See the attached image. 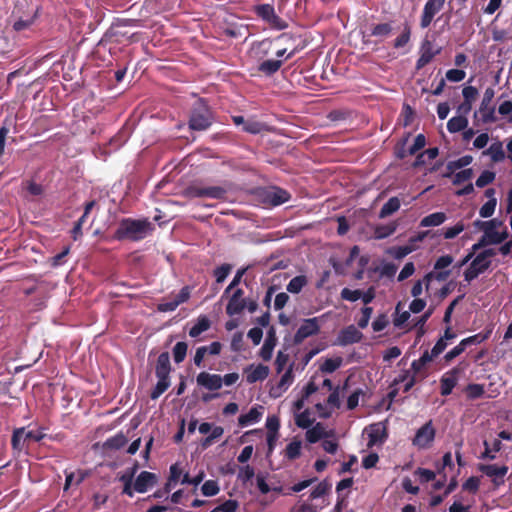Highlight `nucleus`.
I'll return each mask as SVG.
<instances>
[{"label": "nucleus", "instance_id": "nucleus-1", "mask_svg": "<svg viewBox=\"0 0 512 512\" xmlns=\"http://www.w3.org/2000/svg\"><path fill=\"white\" fill-rule=\"evenodd\" d=\"M153 226L148 219L123 218L114 232L113 238L118 241H139L144 239Z\"/></svg>", "mask_w": 512, "mask_h": 512}, {"label": "nucleus", "instance_id": "nucleus-2", "mask_svg": "<svg viewBox=\"0 0 512 512\" xmlns=\"http://www.w3.org/2000/svg\"><path fill=\"white\" fill-rule=\"evenodd\" d=\"M214 122V113L207 101L203 98L197 99L190 110L188 127L193 131H205Z\"/></svg>", "mask_w": 512, "mask_h": 512}, {"label": "nucleus", "instance_id": "nucleus-3", "mask_svg": "<svg viewBox=\"0 0 512 512\" xmlns=\"http://www.w3.org/2000/svg\"><path fill=\"white\" fill-rule=\"evenodd\" d=\"M171 363L168 352H162L157 359L155 366V375L158 378V382L154 389L150 393L152 400L158 399L170 386Z\"/></svg>", "mask_w": 512, "mask_h": 512}, {"label": "nucleus", "instance_id": "nucleus-4", "mask_svg": "<svg viewBox=\"0 0 512 512\" xmlns=\"http://www.w3.org/2000/svg\"><path fill=\"white\" fill-rule=\"evenodd\" d=\"M496 255L495 249L489 248L480 252L472 260L469 267L464 271V279L468 283L477 278L480 274L489 269L491 260L489 258Z\"/></svg>", "mask_w": 512, "mask_h": 512}, {"label": "nucleus", "instance_id": "nucleus-5", "mask_svg": "<svg viewBox=\"0 0 512 512\" xmlns=\"http://www.w3.org/2000/svg\"><path fill=\"white\" fill-rule=\"evenodd\" d=\"M228 189L225 186H207L191 185L186 188L185 195L191 198H211L225 200Z\"/></svg>", "mask_w": 512, "mask_h": 512}, {"label": "nucleus", "instance_id": "nucleus-6", "mask_svg": "<svg viewBox=\"0 0 512 512\" xmlns=\"http://www.w3.org/2000/svg\"><path fill=\"white\" fill-rule=\"evenodd\" d=\"M254 12L273 29L284 30L288 27V23L276 14L275 9L271 4L256 5L254 7Z\"/></svg>", "mask_w": 512, "mask_h": 512}, {"label": "nucleus", "instance_id": "nucleus-7", "mask_svg": "<svg viewBox=\"0 0 512 512\" xmlns=\"http://www.w3.org/2000/svg\"><path fill=\"white\" fill-rule=\"evenodd\" d=\"M464 369L465 367L462 364H458L442 375L440 379V394L442 396H448L452 393Z\"/></svg>", "mask_w": 512, "mask_h": 512}, {"label": "nucleus", "instance_id": "nucleus-8", "mask_svg": "<svg viewBox=\"0 0 512 512\" xmlns=\"http://www.w3.org/2000/svg\"><path fill=\"white\" fill-rule=\"evenodd\" d=\"M494 95L495 91L490 87L487 88L484 92L479 107V113L481 114V120L483 123H494L497 121V117L495 115V107L492 105Z\"/></svg>", "mask_w": 512, "mask_h": 512}, {"label": "nucleus", "instance_id": "nucleus-9", "mask_svg": "<svg viewBox=\"0 0 512 512\" xmlns=\"http://www.w3.org/2000/svg\"><path fill=\"white\" fill-rule=\"evenodd\" d=\"M436 430L432 425V421L426 422L417 431L412 440L414 446L420 449L429 448L434 441Z\"/></svg>", "mask_w": 512, "mask_h": 512}, {"label": "nucleus", "instance_id": "nucleus-10", "mask_svg": "<svg viewBox=\"0 0 512 512\" xmlns=\"http://www.w3.org/2000/svg\"><path fill=\"white\" fill-rule=\"evenodd\" d=\"M242 288L233 289L228 295V303L226 305V314L230 317L240 315L244 311L246 297Z\"/></svg>", "mask_w": 512, "mask_h": 512}, {"label": "nucleus", "instance_id": "nucleus-11", "mask_svg": "<svg viewBox=\"0 0 512 512\" xmlns=\"http://www.w3.org/2000/svg\"><path fill=\"white\" fill-rule=\"evenodd\" d=\"M478 470L491 478L495 487H499L505 483L504 478L508 472V467L506 465L497 466L495 464H479Z\"/></svg>", "mask_w": 512, "mask_h": 512}, {"label": "nucleus", "instance_id": "nucleus-12", "mask_svg": "<svg viewBox=\"0 0 512 512\" xmlns=\"http://www.w3.org/2000/svg\"><path fill=\"white\" fill-rule=\"evenodd\" d=\"M319 331L320 325L317 317L304 319L295 333L293 341L295 344H301L306 338L317 335Z\"/></svg>", "mask_w": 512, "mask_h": 512}, {"label": "nucleus", "instance_id": "nucleus-13", "mask_svg": "<svg viewBox=\"0 0 512 512\" xmlns=\"http://www.w3.org/2000/svg\"><path fill=\"white\" fill-rule=\"evenodd\" d=\"M446 0H428L423 8L420 27L425 29L430 26L436 14H438L444 7Z\"/></svg>", "mask_w": 512, "mask_h": 512}, {"label": "nucleus", "instance_id": "nucleus-14", "mask_svg": "<svg viewBox=\"0 0 512 512\" xmlns=\"http://www.w3.org/2000/svg\"><path fill=\"white\" fill-rule=\"evenodd\" d=\"M263 202L271 206H279L288 202L291 195L285 189L280 187H271L266 189L261 194Z\"/></svg>", "mask_w": 512, "mask_h": 512}, {"label": "nucleus", "instance_id": "nucleus-15", "mask_svg": "<svg viewBox=\"0 0 512 512\" xmlns=\"http://www.w3.org/2000/svg\"><path fill=\"white\" fill-rule=\"evenodd\" d=\"M365 431L368 434V444L369 448L373 447L376 444H382L386 441L388 437L386 425L383 422H377L369 425Z\"/></svg>", "mask_w": 512, "mask_h": 512}, {"label": "nucleus", "instance_id": "nucleus-16", "mask_svg": "<svg viewBox=\"0 0 512 512\" xmlns=\"http://www.w3.org/2000/svg\"><path fill=\"white\" fill-rule=\"evenodd\" d=\"M196 382L200 387L210 391H217L222 387V376L203 371L197 375Z\"/></svg>", "mask_w": 512, "mask_h": 512}, {"label": "nucleus", "instance_id": "nucleus-17", "mask_svg": "<svg viewBox=\"0 0 512 512\" xmlns=\"http://www.w3.org/2000/svg\"><path fill=\"white\" fill-rule=\"evenodd\" d=\"M362 338V332H360L354 325H349L339 332L337 337V344L341 346H347L350 344L359 343Z\"/></svg>", "mask_w": 512, "mask_h": 512}, {"label": "nucleus", "instance_id": "nucleus-18", "mask_svg": "<svg viewBox=\"0 0 512 512\" xmlns=\"http://www.w3.org/2000/svg\"><path fill=\"white\" fill-rule=\"evenodd\" d=\"M439 53L440 49L434 51L432 42L425 39L420 47V57L416 61V70H421L422 68H424Z\"/></svg>", "mask_w": 512, "mask_h": 512}, {"label": "nucleus", "instance_id": "nucleus-19", "mask_svg": "<svg viewBox=\"0 0 512 512\" xmlns=\"http://www.w3.org/2000/svg\"><path fill=\"white\" fill-rule=\"evenodd\" d=\"M277 344L276 330L271 326L267 331V336L263 346L259 351V356L264 361H270L272 358L273 350Z\"/></svg>", "mask_w": 512, "mask_h": 512}, {"label": "nucleus", "instance_id": "nucleus-20", "mask_svg": "<svg viewBox=\"0 0 512 512\" xmlns=\"http://www.w3.org/2000/svg\"><path fill=\"white\" fill-rule=\"evenodd\" d=\"M157 482V477L154 473L142 471L134 482V491L138 493H145L149 488L153 487Z\"/></svg>", "mask_w": 512, "mask_h": 512}, {"label": "nucleus", "instance_id": "nucleus-21", "mask_svg": "<svg viewBox=\"0 0 512 512\" xmlns=\"http://www.w3.org/2000/svg\"><path fill=\"white\" fill-rule=\"evenodd\" d=\"M392 32V25L390 23H379L372 24L370 27V33L366 35L363 33V42L365 44L370 43L369 37H377L379 41H383L387 38Z\"/></svg>", "mask_w": 512, "mask_h": 512}, {"label": "nucleus", "instance_id": "nucleus-22", "mask_svg": "<svg viewBox=\"0 0 512 512\" xmlns=\"http://www.w3.org/2000/svg\"><path fill=\"white\" fill-rule=\"evenodd\" d=\"M293 380V365H290L286 372L281 376L278 384L271 388L270 395L274 398L280 397L292 384Z\"/></svg>", "mask_w": 512, "mask_h": 512}, {"label": "nucleus", "instance_id": "nucleus-23", "mask_svg": "<svg viewBox=\"0 0 512 512\" xmlns=\"http://www.w3.org/2000/svg\"><path fill=\"white\" fill-rule=\"evenodd\" d=\"M245 372H248L246 375V381L250 384L263 381L269 375V367L263 364H258L256 367L250 365L245 369Z\"/></svg>", "mask_w": 512, "mask_h": 512}, {"label": "nucleus", "instance_id": "nucleus-24", "mask_svg": "<svg viewBox=\"0 0 512 512\" xmlns=\"http://www.w3.org/2000/svg\"><path fill=\"white\" fill-rule=\"evenodd\" d=\"M283 65V60L280 59H267L261 62L258 66V71L265 76H272L280 70Z\"/></svg>", "mask_w": 512, "mask_h": 512}, {"label": "nucleus", "instance_id": "nucleus-25", "mask_svg": "<svg viewBox=\"0 0 512 512\" xmlns=\"http://www.w3.org/2000/svg\"><path fill=\"white\" fill-rule=\"evenodd\" d=\"M128 442L127 437L123 433H118L110 438H108L103 443V449L106 451H115L124 447Z\"/></svg>", "mask_w": 512, "mask_h": 512}, {"label": "nucleus", "instance_id": "nucleus-26", "mask_svg": "<svg viewBox=\"0 0 512 512\" xmlns=\"http://www.w3.org/2000/svg\"><path fill=\"white\" fill-rule=\"evenodd\" d=\"M211 326V321L206 315H200L197 322L190 328L189 336L192 338L198 337L203 332L207 331Z\"/></svg>", "mask_w": 512, "mask_h": 512}, {"label": "nucleus", "instance_id": "nucleus-27", "mask_svg": "<svg viewBox=\"0 0 512 512\" xmlns=\"http://www.w3.org/2000/svg\"><path fill=\"white\" fill-rule=\"evenodd\" d=\"M447 219V216L444 212H435L429 214L421 219L420 226L421 227H434L443 224Z\"/></svg>", "mask_w": 512, "mask_h": 512}, {"label": "nucleus", "instance_id": "nucleus-28", "mask_svg": "<svg viewBox=\"0 0 512 512\" xmlns=\"http://www.w3.org/2000/svg\"><path fill=\"white\" fill-rule=\"evenodd\" d=\"M262 417V413L257 407H252L248 413L241 414L238 418V424L241 427H246L252 423L258 422Z\"/></svg>", "mask_w": 512, "mask_h": 512}, {"label": "nucleus", "instance_id": "nucleus-29", "mask_svg": "<svg viewBox=\"0 0 512 512\" xmlns=\"http://www.w3.org/2000/svg\"><path fill=\"white\" fill-rule=\"evenodd\" d=\"M401 202L398 197H391L381 208L379 218L384 219L399 210Z\"/></svg>", "mask_w": 512, "mask_h": 512}, {"label": "nucleus", "instance_id": "nucleus-30", "mask_svg": "<svg viewBox=\"0 0 512 512\" xmlns=\"http://www.w3.org/2000/svg\"><path fill=\"white\" fill-rule=\"evenodd\" d=\"M468 125V119L464 115H459L449 119L447 129L450 133H457L464 130Z\"/></svg>", "mask_w": 512, "mask_h": 512}, {"label": "nucleus", "instance_id": "nucleus-31", "mask_svg": "<svg viewBox=\"0 0 512 512\" xmlns=\"http://www.w3.org/2000/svg\"><path fill=\"white\" fill-rule=\"evenodd\" d=\"M397 222H391L389 224H381V225H377L374 229V237L376 239H385L389 236H391L392 234H394V232L396 231L397 229Z\"/></svg>", "mask_w": 512, "mask_h": 512}, {"label": "nucleus", "instance_id": "nucleus-32", "mask_svg": "<svg viewBox=\"0 0 512 512\" xmlns=\"http://www.w3.org/2000/svg\"><path fill=\"white\" fill-rule=\"evenodd\" d=\"M433 276H434V273L429 272L424 276L423 280L416 281L411 289V295L415 298H418V296H420L422 294L423 284H425L426 290H429L430 283L433 279Z\"/></svg>", "mask_w": 512, "mask_h": 512}, {"label": "nucleus", "instance_id": "nucleus-33", "mask_svg": "<svg viewBox=\"0 0 512 512\" xmlns=\"http://www.w3.org/2000/svg\"><path fill=\"white\" fill-rule=\"evenodd\" d=\"M473 158L470 155H465L460 157L459 159L455 161H450L447 164L448 173L445 174V177H450L452 173H454L455 170L464 168L468 166L472 162Z\"/></svg>", "mask_w": 512, "mask_h": 512}, {"label": "nucleus", "instance_id": "nucleus-34", "mask_svg": "<svg viewBox=\"0 0 512 512\" xmlns=\"http://www.w3.org/2000/svg\"><path fill=\"white\" fill-rule=\"evenodd\" d=\"M307 285V278L304 275H299L292 278L287 284V291L293 294L301 292V290Z\"/></svg>", "mask_w": 512, "mask_h": 512}, {"label": "nucleus", "instance_id": "nucleus-35", "mask_svg": "<svg viewBox=\"0 0 512 512\" xmlns=\"http://www.w3.org/2000/svg\"><path fill=\"white\" fill-rule=\"evenodd\" d=\"M301 448H302V443H301V441H299V440H293V441H291V442L286 446L284 456H285L288 460H295V459H297V458H299V457H300V455H301Z\"/></svg>", "mask_w": 512, "mask_h": 512}, {"label": "nucleus", "instance_id": "nucleus-36", "mask_svg": "<svg viewBox=\"0 0 512 512\" xmlns=\"http://www.w3.org/2000/svg\"><path fill=\"white\" fill-rule=\"evenodd\" d=\"M25 439V428H17L13 431L11 445L16 451H21L24 448Z\"/></svg>", "mask_w": 512, "mask_h": 512}, {"label": "nucleus", "instance_id": "nucleus-37", "mask_svg": "<svg viewBox=\"0 0 512 512\" xmlns=\"http://www.w3.org/2000/svg\"><path fill=\"white\" fill-rule=\"evenodd\" d=\"M325 434L324 427L321 423H317L312 428H308L306 432V440L309 443H316L318 442Z\"/></svg>", "mask_w": 512, "mask_h": 512}, {"label": "nucleus", "instance_id": "nucleus-38", "mask_svg": "<svg viewBox=\"0 0 512 512\" xmlns=\"http://www.w3.org/2000/svg\"><path fill=\"white\" fill-rule=\"evenodd\" d=\"M435 358L432 356V354L426 350L421 355V357L417 360H414L411 364V369L413 370L414 374H418L422 371V369L425 367V365L429 362H431Z\"/></svg>", "mask_w": 512, "mask_h": 512}, {"label": "nucleus", "instance_id": "nucleus-39", "mask_svg": "<svg viewBox=\"0 0 512 512\" xmlns=\"http://www.w3.org/2000/svg\"><path fill=\"white\" fill-rule=\"evenodd\" d=\"M467 398L470 400H476L484 396L485 389L484 385L477 384V383H471L466 386L465 389Z\"/></svg>", "mask_w": 512, "mask_h": 512}, {"label": "nucleus", "instance_id": "nucleus-40", "mask_svg": "<svg viewBox=\"0 0 512 512\" xmlns=\"http://www.w3.org/2000/svg\"><path fill=\"white\" fill-rule=\"evenodd\" d=\"M343 363L342 357H335V358H327L325 361L321 364L320 370L323 373H333L338 368L341 367Z\"/></svg>", "mask_w": 512, "mask_h": 512}, {"label": "nucleus", "instance_id": "nucleus-41", "mask_svg": "<svg viewBox=\"0 0 512 512\" xmlns=\"http://www.w3.org/2000/svg\"><path fill=\"white\" fill-rule=\"evenodd\" d=\"M330 490L331 484L328 481L323 480L310 492L309 499L314 500L323 497Z\"/></svg>", "mask_w": 512, "mask_h": 512}, {"label": "nucleus", "instance_id": "nucleus-42", "mask_svg": "<svg viewBox=\"0 0 512 512\" xmlns=\"http://www.w3.org/2000/svg\"><path fill=\"white\" fill-rule=\"evenodd\" d=\"M181 475H182V470L180 469L178 464L175 463V464L171 465L170 476H169L168 482L165 485V492H169L171 490V487L179 481Z\"/></svg>", "mask_w": 512, "mask_h": 512}, {"label": "nucleus", "instance_id": "nucleus-43", "mask_svg": "<svg viewBox=\"0 0 512 512\" xmlns=\"http://www.w3.org/2000/svg\"><path fill=\"white\" fill-rule=\"evenodd\" d=\"M188 350V345L186 342H177L173 348V358L175 363L179 364L184 361Z\"/></svg>", "mask_w": 512, "mask_h": 512}, {"label": "nucleus", "instance_id": "nucleus-44", "mask_svg": "<svg viewBox=\"0 0 512 512\" xmlns=\"http://www.w3.org/2000/svg\"><path fill=\"white\" fill-rule=\"evenodd\" d=\"M488 153L494 162H500L505 158V153L500 142L492 144L488 149Z\"/></svg>", "mask_w": 512, "mask_h": 512}, {"label": "nucleus", "instance_id": "nucleus-45", "mask_svg": "<svg viewBox=\"0 0 512 512\" xmlns=\"http://www.w3.org/2000/svg\"><path fill=\"white\" fill-rule=\"evenodd\" d=\"M202 494L207 497L215 496L219 493L220 488L216 481L207 480L201 487Z\"/></svg>", "mask_w": 512, "mask_h": 512}, {"label": "nucleus", "instance_id": "nucleus-46", "mask_svg": "<svg viewBox=\"0 0 512 512\" xmlns=\"http://www.w3.org/2000/svg\"><path fill=\"white\" fill-rule=\"evenodd\" d=\"M295 423L299 428L308 429L313 424V419L310 418L309 411L305 410L296 416Z\"/></svg>", "mask_w": 512, "mask_h": 512}, {"label": "nucleus", "instance_id": "nucleus-47", "mask_svg": "<svg viewBox=\"0 0 512 512\" xmlns=\"http://www.w3.org/2000/svg\"><path fill=\"white\" fill-rule=\"evenodd\" d=\"M497 205V199L492 198L489 199L479 210V214L482 218H489L491 217L494 212Z\"/></svg>", "mask_w": 512, "mask_h": 512}, {"label": "nucleus", "instance_id": "nucleus-48", "mask_svg": "<svg viewBox=\"0 0 512 512\" xmlns=\"http://www.w3.org/2000/svg\"><path fill=\"white\" fill-rule=\"evenodd\" d=\"M238 507H239L238 501L229 499V500H226L224 503L215 507L210 512H236Z\"/></svg>", "mask_w": 512, "mask_h": 512}, {"label": "nucleus", "instance_id": "nucleus-49", "mask_svg": "<svg viewBox=\"0 0 512 512\" xmlns=\"http://www.w3.org/2000/svg\"><path fill=\"white\" fill-rule=\"evenodd\" d=\"M495 179V173L492 171L485 170L483 171L480 176L476 180V186L479 188H483L490 183H492Z\"/></svg>", "mask_w": 512, "mask_h": 512}, {"label": "nucleus", "instance_id": "nucleus-50", "mask_svg": "<svg viewBox=\"0 0 512 512\" xmlns=\"http://www.w3.org/2000/svg\"><path fill=\"white\" fill-rule=\"evenodd\" d=\"M472 177H473V170L471 168H467V169L457 172L454 175L452 182L454 185H460L466 181H469Z\"/></svg>", "mask_w": 512, "mask_h": 512}, {"label": "nucleus", "instance_id": "nucleus-51", "mask_svg": "<svg viewBox=\"0 0 512 512\" xmlns=\"http://www.w3.org/2000/svg\"><path fill=\"white\" fill-rule=\"evenodd\" d=\"M502 224L503 222L498 219H492L489 221L477 220L475 222V225L479 226L484 231V234H486L489 231L495 230L498 226H501Z\"/></svg>", "mask_w": 512, "mask_h": 512}, {"label": "nucleus", "instance_id": "nucleus-52", "mask_svg": "<svg viewBox=\"0 0 512 512\" xmlns=\"http://www.w3.org/2000/svg\"><path fill=\"white\" fill-rule=\"evenodd\" d=\"M232 266L230 264H222L214 270V276L217 283H222L229 275Z\"/></svg>", "mask_w": 512, "mask_h": 512}, {"label": "nucleus", "instance_id": "nucleus-53", "mask_svg": "<svg viewBox=\"0 0 512 512\" xmlns=\"http://www.w3.org/2000/svg\"><path fill=\"white\" fill-rule=\"evenodd\" d=\"M340 295L343 300L355 302L361 298L362 291L359 289L351 290L349 288H343Z\"/></svg>", "mask_w": 512, "mask_h": 512}, {"label": "nucleus", "instance_id": "nucleus-54", "mask_svg": "<svg viewBox=\"0 0 512 512\" xmlns=\"http://www.w3.org/2000/svg\"><path fill=\"white\" fill-rule=\"evenodd\" d=\"M373 313V308L369 306H365L361 309V317L357 321L359 328L364 329L368 326L371 315Z\"/></svg>", "mask_w": 512, "mask_h": 512}, {"label": "nucleus", "instance_id": "nucleus-55", "mask_svg": "<svg viewBox=\"0 0 512 512\" xmlns=\"http://www.w3.org/2000/svg\"><path fill=\"white\" fill-rule=\"evenodd\" d=\"M244 273H245V269H240L236 272L233 280L226 287V289L222 295V298H224L226 295H228L233 289L239 288L238 285L240 284Z\"/></svg>", "mask_w": 512, "mask_h": 512}, {"label": "nucleus", "instance_id": "nucleus-56", "mask_svg": "<svg viewBox=\"0 0 512 512\" xmlns=\"http://www.w3.org/2000/svg\"><path fill=\"white\" fill-rule=\"evenodd\" d=\"M315 480L316 478L300 481L285 491L284 495H291L292 493L300 492L309 487Z\"/></svg>", "mask_w": 512, "mask_h": 512}, {"label": "nucleus", "instance_id": "nucleus-57", "mask_svg": "<svg viewBox=\"0 0 512 512\" xmlns=\"http://www.w3.org/2000/svg\"><path fill=\"white\" fill-rule=\"evenodd\" d=\"M426 145V137L423 134H418L415 139L412 146L408 149L409 155H414L416 152L424 148Z\"/></svg>", "mask_w": 512, "mask_h": 512}, {"label": "nucleus", "instance_id": "nucleus-58", "mask_svg": "<svg viewBox=\"0 0 512 512\" xmlns=\"http://www.w3.org/2000/svg\"><path fill=\"white\" fill-rule=\"evenodd\" d=\"M389 324V320L386 314H379L372 322V328L375 332L384 330Z\"/></svg>", "mask_w": 512, "mask_h": 512}, {"label": "nucleus", "instance_id": "nucleus-59", "mask_svg": "<svg viewBox=\"0 0 512 512\" xmlns=\"http://www.w3.org/2000/svg\"><path fill=\"white\" fill-rule=\"evenodd\" d=\"M479 485H480V480L478 477H475V476H471L469 477L462 485V488L466 491H469L473 494H475L478 489H479Z\"/></svg>", "mask_w": 512, "mask_h": 512}, {"label": "nucleus", "instance_id": "nucleus-60", "mask_svg": "<svg viewBox=\"0 0 512 512\" xmlns=\"http://www.w3.org/2000/svg\"><path fill=\"white\" fill-rule=\"evenodd\" d=\"M465 225L463 222H458L455 226L447 228L444 231V238L445 239H453L456 236H458L462 231H464Z\"/></svg>", "mask_w": 512, "mask_h": 512}, {"label": "nucleus", "instance_id": "nucleus-61", "mask_svg": "<svg viewBox=\"0 0 512 512\" xmlns=\"http://www.w3.org/2000/svg\"><path fill=\"white\" fill-rule=\"evenodd\" d=\"M289 361V355L279 351L275 360V369L277 373H281Z\"/></svg>", "mask_w": 512, "mask_h": 512}, {"label": "nucleus", "instance_id": "nucleus-62", "mask_svg": "<svg viewBox=\"0 0 512 512\" xmlns=\"http://www.w3.org/2000/svg\"><path fill=\"white\" fill-rule=\"evenodd\" d=\"M410 40V28L405 26L403 32L395 39L394 47L401 48L404 47Z\"/></svg>", "mask_w": 512, "mask_h": 512}, {"label": "nucleus", "instance_id": "nucleus-63", "mask_svg": "<svg viewBox=\"0 0 512 512\" xmlns=\"http://www.w3.org/2000/svg\"><path fill=\"white\" fill-rule=\"evenodd\" d=\"M263 130V124L258 121L248 120L243 126V131L258 134Z\"/></svg>", "mask_w": 512, "mask_h": 512}, {"label": "nucleus", "instance_id": "nucleus-64", "mask_svg": "<svg viewBox=\"0 0 512 512\" xmlns=\"http://www.w3.org/2000/svg\"><path fill=\"white\" fill-rule=\"evenodd\" d=\"M466 76V72L461 69H450L446 72V78L451 82H460Z\"/></svg>", "mask_w": 512, "mask_h": 512}]
</instances>
